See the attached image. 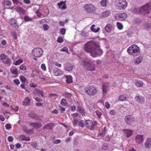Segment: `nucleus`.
<instances>
[{"label":"nucleus","instance_id":"f257e3e1","mask_svg":"<svg viewBox=\"0 0 151 151\" xmlns=\"http://www.w3.org/2000/svg\"><path fill=\"white\" fill-rule=\"evenodd\" d=\"M85 52L89 53L93 57H96L101 55L103 51L100 48L98 42L90 41L86 43L84 47Z\"/></svg>","mask_w":151,"mask_h":151},{"label":"nucleus","instance_id":"f03ea898","mask_svg":"<svg viewBox=\"0 0 151 151\" xmlns=\"http://www.w3.org/2000/svg\"><path fill=\"white\" fill-rule=\"evenodd\" d=\"M80 63L88 70L92 71L95 70V65L89 61L88 60L84 59L81 60Z\"/></svg>","mask_w":151,"mask_h":151},{"label":"nucleus","instance_id":"7ed1b4c3","mask_svg":"<svg viewBox=\"0 0 151 151\" xmlns=\"http://www.w3.org/2000/svg\"><path fill=\"white\" fill-rule=\"evenodd\" d=\"M128 2L126 0H116L114 5L117 9L122 10L127 7Z\"/></svg>","mask_w":151,"mask_h":151},{"label":"nucleus","instance_id":"20e7f679","mask_svg":"<svg viewBox=\"0 0 151 151\" xmlns=\"http://www.w3.org/2000/svg\"><path fill=\"white\" fill-rule=\"evenodd\" d=\"M97 88L93 86H87L84 89L85 93L87 95L93 96L97 92Z\"/></svg>","mask_w":151,"mask_h":151},{"label":"nucleus","instance_id":"39448f33","mask_svg":"<svg viewBox=\"0 0 151 151\" xmlns=\"http://www.w3.org/2000/svg\"><path fill=\"white\" fill-rule=\"evenodd\" d=\"M127 52L130 55H136L139 52V49L137 45H133L127 48Z\"/></svg>","mask_w":151,"mask_h":151},{"label":"nucleus","instance_id":"423d86ee","mask_svg":"<svg viewBox=\"0 0 151 151\" xmlns=\"http://www.w3.org/2000/svg\"><path fill=\"white\" fill-rule=\"evenodd\" d=\"M84 8L88 13H93L95 12L96 10L95 6L91 4H85Z\"/></svg>","mask_w":151,"mask_h":151},{"label":"nucleus","instance_id":"0eeeda50","mask_svg":"<svg viewBox=\"0 0 151 151\" xmlns=\"http://www.w3.org/2000/svg\"><path fill=\"white\" fill-rule=\"evenodd\" d=\"M141 14H144L150 12L151 10V6L149 4L142 6L141 8Z\"/></svg>","mask_w":151,"mask_h":151},{"label":"nucleus","instance_id":"6e6552de","mask_svg":"<svg viewBox=\"0 0 151 151\" xmlns=\"http://www.w3.org/2000/svg\"><path fill=\"white\" fill-rule=\"evenodd\" d=\"M32 53L36 57H40L43 53L42 50L40 48H34L32 50Z\"/></svg>","mask_w":151,"mask_h":151},{"label":"nucleus","instance_id":"1a4fd4ad","mask_svg":"<svg viewBox=\"0 0 151 151\" xmlns=\"http://www.w3.org/2000/svg\"><path fill=\"white\" fill-rule=\"evenodd\" d=\"M114 17L117 20H124L127 18V15L125 13H119L116 14Z\"/></svg>","mask_w":151,"mask_h":151},{"label":"nucleus","instance_id":"9d476101","mask_svg":"<svg viewBox=\"0 0 151 151\" xmlns=\"http://www.w3.org/2000/svg\"><path fill=\"white\" fill-rule=\"evenodd\" d=\"M126 122L128 124L133 123L135 121L134 117L131 115H127L125 117Z\"/></svg>","mask_w":151,"mask_h":151},{"label":"nucleus","instance_id":"9b49d317","mask_svg":"<svg viewBox=\"0 0 151 151\" xmlns=\"http://www.w3.org/2000/svg\"><path fill=\"white\" fill-rule=\"evenodd\" d=\"M134 99L135 101L139 104H143L144 103V97L139 94L135 96Z\"/></svg>","mask_w":151,"mask_h":151},{"label":"nucleus","instance_id":"f8f14e48","mask_svg":"<svg viewBox=\"0 0 151 151\" xmlns=\"http://www.w3.org/2000/svg\"><path fill=\"white\" fill-rule=\"evenodd\" d=\"M143 137L144 136L142 135H137L135 138L136 143L138 144H142L144 141Z\"/></svg>","mask_w":151,"mask_h":151},{"label":"nucleus","instance_id":"ddd939ff","mask_svg":"<svg viewBox=\"0 0 151 151\" xmlns=\"http://www.w3.org/2000/svg\"><path fill=\"white\" fill-rule=\"evenodd\" d=\"M9 24L13 27L17 29L19 26L16 20L14 18H11L9 21Z\"/></svg>","mask_w":151,"mask_h":151},{"label":"nucleus","instance_id":"4468645a","mask_svg":"<svg viewBox=\"0 0 151 151\" xmlns=\"http://www.w3.org/2000/svg\"><path fill=\"white\" fill-rule=\"evenodd\" d=\"M86 125L88 129L92 130L94 129V125L92 121L89 119L87 120L86 122Z\"/></svg>","mask_w":151,"mask_h":151},{"label":"nucleus","instance_id":"2eb2a0df","mask_svg":"<svg viewBox=\"0 0 151 151\" xmlns=\"http://www.w3.org/2000/svg\"><path fill=\"white\" fill-rule=\"evenodd\" d=\"M114 28V25L112 24L108 23L105 27V30L106 32L110 33Z\"/></svg>","mask_w":151,"mask_h":151},{"label":"nucleus","instance_id":"dca6fc26","mask_svg":"<svg viewBox=\"0 0 151 151\" xmlns=\"http://www.w3.org/2000/svg\"><path fill=\"white\" fill-rule=\"evenodd\" d=\"M109 84L108 83H105L102 85V90L104 94L107 92L109 89Z\"/></svg>","mask_w":151,"mask_h":151},{"label":"nucleus","instance_id":"f3484780","mask_svg":"<svg viewBox=\"0 0 151 151\" xmlns=\"http://www.w3.org/2000/svg\"><path fill=\"white\" fill-rule=\"evenodd\" d=\"M53 74L55 76H59L62 75L63 72L58 68H55L53 70Z\"/></svg>","mask_w":151,"mask_h":151},{"label":"nucleus","instance_id":"a211bd4d","mask_svg":"<svg viewBox=\"0 0 151 151\" xmlns=\"http://www.w3.org/2000/svg\"><path fill=\"white\" fill-rule=\"evenodd\" d=\"M145 148L147 149L151 148V138H148L147 139L144 144Z\"/></svg>","mask_w":151,"mask_h":151},{"label":"nucleus","instance_id":"6ab92c4d","mask_svg":"<svg viewBox=\"0 0 151 151\" xmlns=\"http://www.w3.org/2000/svg\"><path fill=\"white\" fill-rule=\"evenodd\" d=\"M66 1H62L58 3V6L59 8L62 10L66 9L67 7L66 6Z\"/></svg>","mask_w":151,"mask_h":151},{"label":"nucleus","instance_id":"aec40b11","mask_svg":"<svg viewBox=\"0 0 151 151\" xmlns=\"http://www.w3.org/2000/svg\"><path fill=\"white\" fill-rule=\"evenodd\" d=\"M73 69V65L70 63H66L64 64V69L66 71H69Z\"/></svg>","mask_w":151,"mask_h":151},{"label":"nucleus","instance_id":"412c9836","mask_svg":"<svg viewBox=\"0 0 151 151\" xmlns=\"http://www.w3.org/2000/svg\"><path fill=\"white\" fill-rule=\"evenodd\" d=\"M11 72L12 74L13 75L12 77L15 78L17 77L18 76V71L17 69L15 68L12 69L11 70Z\"/></svg>","mask_w":151,"mask_h":151},{"label":"nucleus","instance_id":"4be33fe9","mask_svg":"<svg viewBox=\"0 0 151 151\" xmlns=\"http://www.w3.org/2000/svg\"><path fill=\"white\" fill-rule=\"evenodd\" d=\"M29 125L36 128H39L41 126V124L37 122H31L30 123Z\"/></svg>","mask_w":151,"mask_h":151},{"label":"nucleus","instance_id":"5701e85b","mask_svg":"<svg viewBox=\"0 0 151 151\" xmlns=\"http://www.w3.org/2000/svg\"><path fill=\"white\" fill-rule=\"evenodd\" d=\"M143 59V57L142 56H140L136 58L134 60V64L137 65L140 63Z\"/></svg>","mask_w":151,"mask_h":151},{"label":"nucleus","instance_id":"b1692460","mask_svg":"<svg viewBox=\"0 0 151 151\" xmlns=\"http://www.w3.org/2000/svg\"><path fill=\"white\" fill-rule=\"evenodd\" d=\"M95 25L94 24H93L91 27L90 30H91L95 33H97L100 30V27H97L96 29L95 28Z\"/></svg>","mask_w":151,"mask_h":151},{"label":"nucleus","instance_id":"393cba45","mask_svg":"<svg viewBox=\"0 0 151 151\" xmlns=\"http://www.w3.org/2000/svg\"><path fill=\"white\" fill-rule=\"evenodd\" d=\"M30 100L29 98L27 97H26L23 102V105L24 106L29 105L30 103Z\"/></svg>","mask_w":151,"mask_h":151},{"label":"nucleus","instance_id":"a878e982","mask_svg":"<svg viewBox=\"0 0 151 151\" xmlns=\"http://www.w3.org/2000/svg\"><path fill=\"white\" fill-rule=\"evenodd\" d=\"M124 132L127 137H129L130 136L133 132L132 130L128 129L124 130Z\"/></svg>","mask_w":151,"mask_h":151},{"label":"nucleus","instance_id":"bb28decb","mask_svg":"<svg viewBox=\"0 0 151 151\" xmlns=\"http://www.w3.org/2000/svg\"><path fill=\"white\" fill-rule=\"evenodd\" d=\"M141 10L140 8H133L131 9L132 12L137 14L141 13Z\"/></svg>","mask_w":151,"mask_h":151},{"label":"nucleus","instance_id":"cd10ccee","mask_svg":"<svg viewBox=\"0 0 151 151\" xmlns=\"http://www.w3.org/2000/svg\"><path fill=\"white\" fill-rule=\"evenodd\" d=\"M16 10L18 12L22 14H24L25 13V10L19 6L16 7Z\"/></svg>","mask_w":151,"mask_h":151},{"label":"nucleus","instance_id":"c85d7f7f","mask_svg":"<svg viewBox=\"0 0 151 151\" xmlns=\"http://www.w3.org/2000/svg\"><path fill=\"white\" fill-rule=\"evenodd\" d=\"M135 84L137 87H139L142 86L143 83L141 81L139 80H137L135 81Z\"/></svg>","mask_w":151,"mask_h":151},{"label":"nucleus","instance_id":"c756f323","mask_svg":"<svg viewBox=\"0 0 151 151\" xmlns=\"http://www.w3.org/2000/svg\"><path fill=\"white\" fill-rule=\"evenodd\" d=\"M66 81L68 83H70L72 82V78L70 76H66Z\"/></svg>","mask_w":151,"mask_h":151},{"label":"nucleus","instance_id":"7c9ffc66","mask_svg":"<svg viewBox=\"0 0 151 151\" xmlns=\"http://www.w3.org/2000/svg\"><path fill=\"white\" fill-rule=\"evenodd\" d=\"M2 62L4 64L7 65L8 66L10 65L11 64V60L9 58L6 59L5 61L2 60Z\"/></svg>","mask_w":151,"mask_h":151},{"label":"nucleus","instance_id":"2f4dec72","mask_svg":"<svg viewBox=\"0 0 151 151\" xmlns=\"http://www.w3.org/2000/svg\"><path fill=\"white\" fill-rule=\"evenodd\" d=\"M109 1L107 0H102L101 1V5L102 6L105 7L106 6Z\"/></svg>","mask_w":151,"mask_h":151},{"label":"nucleus","instance_id":"473e14b6","mask_svg":"<svg viewBox=\"0 0 151 151\" xmlns=\"http://www.w3.org/2000/svg\"><path fill=\"white\" fill-rule=\"evenodd\" d=\"M110 12L109 10H108L104 12L102 14V16L104 17H108L110 14Z\"/></svg>","mask_w":151,"mask_h":151},{"label":"nucleus","instance_id":"72a5a7b5","mask_svg":"<svg viewBox=\"0 0 151 151\" xmlns=\"http://www.w3.org/2000/svg\"><path fill=\"white\" fill-rule=\"evenodd\" d=\"M119 99L121 101H126L127 100V96L126 94H124L120 96Z\"/></svg>","mask_w":151,"mask_h":151},{"label":"nucleus","instance_id":"f704fd0d","mask_svg":"<svg viewBox=\"0 0 151 151\" xmlns=\"http://www.w3.org/2000/svg\"><path fill=\"white\" fill-rule=\"evenodd\" d=\"M60 104L64 106H66L68 105V103L65 99H62L61 101Z\"/></svg>","mask_w":151,"mask_h":151},{"label":"nucleus","instance_id":"c9c22d12","mask_svg":"<svg viewBox=\"0 0 151 151\" xmlns=\"http://www.w3.org/2000/svg\"><path fill=\"white\" fill-rule=\"evenodd\" d=\"M23 62V60L22 59H19L16 61L14 63H13V64L15 65H18L22 63Z\"/></svg>","mask_w":151,"mask_h":151},{"label":"nucleus","instance_id":"e433bc0d","mask_svg":"<svg viewBox=\"0 0 151 151\" xmlns=\"http://www.w3.org/2000/svg\"><path fill=\"white\" fill-rule=\"evenodd\" d=\"M116 26L119 29H121L123 27V25L121 23L117 22L116 23Z\"/></svg>","mask_w":151,"mask_h":151},{"label":"nucleus","instance_id":"4c0bfd02","mask_svg":"<svg viewBox=\"0 0 151 151\" xmlns=\"http://www.w3.org/2000/svg\"><path fill=\"white\" fill-rule=\"evenodd\" d=\"M60 51L62 52H65L68 54L69 53L68 50V49L67 47H64L62 49H61Z\"/></svg>","mask_w":151,"mask_h":151},{"label":"nucleus","instance_id":"58836bf2","mask_svg":"<svg viewBox=\"0 0 151 151\" xmlns=\"http://www.w3.org/2000/svg\"><path fill=\"white\" fill-rule=\"evenodd\" d=\"M64 96L66 98L69 99L71 97V94L68 93H65L64 94Z\"/></svg>","mask_w":151,"mask_h":151},{"label":"nucleus","instance_id":"ea45409f","mask_svg":"<svg viewBox=\"0 0 151 151\" xmlns=\"http://www.w3.org/2000/svg\"><path fill=\"white\" fill-rule=\"evenodd\" d=\"M6 55L4 54H1L0 55V61L2 62V60H3L6 59Z\"/></svg>","mask_w":151,"mask_h":151},{"label":"nucleus","instance_id":"a19ab883","mask_svg":"<svg viewBox=\"0 0 151 151\" xmlns=\"http://www.w3.org/2000/svg\"><path fill=\"white\" fill-rule=\"evenodd\" d=\"M24 19L25 21L27 22L32 21V19L31 18L28 16H25Z\"/></svg>","mask_w":151,"mask_h":151},{"label":"nucleus","instance_id":"79ce46f5","mask_svg":"<svg viewBox=\"0 0 151 151\" xmlns=\"http://www.w3.org/2000/svg\"><path fill=\"white\" fill-rule=\"evenodd\" d=\"M19 78L20 80L23 82H25L26 80V78L24 76L20 75Z\"/></svg>","mask_w":151,"mask_h":151},{"label":"nucleus","instance_id":"37998d69","mask_svg":"<svg viewBox=\"0 0 151 151\" xmlns=\"http://www.w3.org/2000/svg\"><path fill=\"white\" fill-rule=\"evenodd\" d=\"M43 27L45 31H47L49 27L47 24H45L43 25Z\"/></svg>","mask_w":151,"mask_h":151},{"label":"nucleus","instance_id":"c03bdc74","mask_svg":"<svg viewBox=\"0 0 151 151\" xmlns=\"http://www.w3.org/2000/svg\"><path fill=\"white\" fill-rule=\"evenodd\" d=\"M40 9H38L37 10L36 12V13L37 14V16L38 17H40L42 14L40 12Z\"/></svg>","mask_w":151,"mask_h":151},{"label":"nucleus","instance_id":"a18cd8bd","mask_svg":"<svg viewBox=\"0 0 151 151\" xmlns=\"http://www.w3.org/2000/svg\"><path fill=\"white\" fill-rule=\"evenodd\" d=\"M77 110L80 113H82L83 112V108L81 106H78L77 108Z\"/></svg>","mask_w":151,"mask_h":151},{"label":"nucleus","instance_id":"49530a36","mask_svg":"<svg viewBox=\"0 0 151 151\" xmlns=\"http://www.w3.org/2000/svg\"><path fill=\"white\" fill-rule=\"evenodd\" d=\"M23 130L25 132L27 133H29L32 131L31 130L29 129H27V127H24L23 128Z\"/></svg>","mask_w":151,"mask_h":151},{"label":"nucleus","instance_id":"de8ad7c7","mask_svg":"<svg viewBox=\"0 0 151 151\" xmlns=\"http://www.w3.org/2000/svg\"><path fill=\"white\" fill-rule=\"evenodd\" d=\"M106 130L105 127L104 128V129H103L101 133L99 135L100 136H102L103 135H104L106 134Z\"/></svg>","mask_w":151,"mask_h":151},{"label":"nucleus","instance_id":"09e8293b","mask_svg":"<svg viewBox=\"0 0 151 151\" xmlns=\"http://www.w3.org/2000/svg\"><path fill=\"white\" fill-rule=\"evenodd\" d=\"M60 31L62 35H64L66 32V29L64 28H62L60 29Z\"/></svg>","mask_w":151,"mask_h":151},{"label":"nucleus","instance_id":"8fccbe9b","mask_svg":"<svg viewBox=\"0 0 151 151\" xmlns=\"http://www.w3.org/2000/svg\"><path fill=\"white\" fill-rule=\"evenodd\" d=\"M61 142V140L60 139H55L52 142L54 144H59Z\"/></svg>","mask_w":151,"mask_h":151},{"label":"nucleus","instance_id":"3c124183","mask_svg":"<svg viewBox=\"0 0 151 151\" xmlns=\"http://www.w3.org/2000/svg\"><path fill=\"white\" fill-rule=\"evenodd\" d=\"M6 129L7 130H9L12 128V126L10 124H7L5 125Z\"/></svg>","mask_w":151,"mask_h":151},{"label":"nucleus","instance_id":"603ef678","mask_svg":"<svg viewBox=\"0 0 151 151\" xmlns=\"http://www.w3.org/2000/svg\"><path fill=\"white\" fill-rule=\"evenodd\" d=\"M57 42L59 43H62L63 41L62 37H59L57 39Z\"/></svg>","mask_w":151,"mask_h":151},{"label":"nucleus","instance_id":"864d4df0","mask_svg":"<svg viewBox=\"0 0 151 151\" xmlns=\"http://www.w3.org/2000/svg\"><path fill=\"white\" fill-rule=\"evenodd\" d=\"M104 140L106 141H108L110 140V139L109 137L106 135L103 138Z\"/></svg>","mask_w":151,"mask_h":151},{"label":"nucleus","instance_id":"5fc2aeb1","mask_svg":"<svg viewBox=\"0 0 151 151\" xmlns=\"http://www.w3.org/2000/svg\"><path fill=\"white\" fill-rule=\"evenodd\" d=\"M151 26V24L149 23L145 24L144 25V27L145 29H147L149 28Z\"/></svg>","mask_w":151,"mask_h":151},{"label":"nucleus","instance_id":"6e6d98bb","mask_svg":"<svg viewBox=\"0 0 151 151\" xmlns=\"http://www.w3.org/2000/svg\"><path fill=\"white\" fill-rule=\"evenodd\" d=\"M19 68L21 70H25L26 69V66L23 65H21L19 67Z\"/></svg>","mask_w":151,"mask_h":151},{"label":"nucleus","instance_id":"4d7b16f0","mask_svg":"<svg viewBox=\"0 0 151 151\" xmlns=\"http://www.w3.org/2000/svg\"><path fill=\"white\" fill-rule=\"evenodd\" d=\"M105 107L107 109H109L110 108V105L109 102H106L105 103Z\"/></svg>","mask_w":151,"mask_h":151},{"label":"nucleus","instance_id":"13d9d810","mask_svg":"<svg viewBox=\"0 0 151 151\" xmlns=\"http://www.w3.org/2000/svg\"><path fill=\"white\" fill-rule=\"evenodd\" d=\"M102 148L104 150H106L108 148V145L107 144H104L102 147Z\"/></svg>","mask_w":151,"mask_h":151},{"label":"nucleus","instance_id":"bf43d9fd","mask_svg":"<svg viewBox=\"0 0 151 151\" xmlns=\"http://www.w3.org/2000/svg\"><path fill=\"white\" fill-rule=\"evenodd\" d=\"M41 68L44 71L46 70V67L44 64H42L41 65Z\"/></svg>","mask_w":151,"mask_h":151},{"label":"nucleus","instance_id":"052dcab7","mask_svg":"<svg viewBox=\"0 0 151 151\" xmlns=\"http://www.w3.org/2000/svg\"><path fill=\"white\" fill-rule=\"evenodd\" d=\"M78 125L82 127H83L85 126L84 124L82 122H79L78 123Z\"/></svg>","mask_w":151,"mask_h":151},{"label":"nucleus","instance_id":"680f3d73","mask_svg":"<svg viewBox=\"0 0 151 151\" xmlns=\"http://www.w3.org/2000/svg\"><path fill=\"white\" fill-rule=\"evenodd\" d=\"M5 3L8 6H10L12 4L11 1L9 0L6 1L5 2Z\"/></svg>","mask_w":151,"mask_h":151},{"label":"nucleus","instance_id":"e2e57ef3","mask_svg":"<svg viewBox=\"0 0 151 151\" xmlns=\"http://www.w3.org/2000/svg\"><path fill=\"white\" fill-rule=\"evenodd\" d=\"M54 64L55 65L59 67H60L61 66V64H60L58 62H55L54 63Z\"/></svg>","mask_w":151,"mask_h":151},{"label":"nucleus","instance_id":"0e129e2a","mask_svg":"<svg viewBox=\"0 0 151 151\" xmlns=\"http://www.w3.org/2000/svg\"><path fill=\"white\" fill-rule=\"evenodd\" d=\"M77 122L78 120L75 119H74L73 121V126L74 127L76 126L77 125Z\"/></svg>","mask_w":151,"mask_h":151},{"label":"nucleus","instance_id":"69168bd1","mask_svg":"<svg viewBox=\"0 0 151 151\" xmlns=\"http://www.w3.org/2000/svg\"><path fill=\"white\" fill-rule=\"evenodd\" d=\"M71 110L73 111H74L76 110V106L74 105H73L70 107Z\"/></svg>","mask_w":151,"mask_h":151},{"label":"nucleus","instance_id":"338daca9","mask_svg":"<svg viewBox=\"0 0 151 151\" xmlns=\"http://www.w3.org/2000/svg\"><path fill=\"white\" fill-rule=\"evenodd\" d=\"M32 145L34 148H35L37 147V143L36 142H33L32 144Z\"/></svg>","mask_w":151,"mask_h":151},{"label":"nucleus","instance_id":"774afa93","mask_svg":"<svg viewBox=\"0 0 151 151\" xmlns=\"http://www.w3.org/2000/svg\"><path fill=\"white\" fill-rule=\"evenodd\" d=\"M14 82L17 85H18L19 83V81L18 79H15L13 80Z\"/></svg>","mask_w":151,"mask_h":151}]
</instances>
